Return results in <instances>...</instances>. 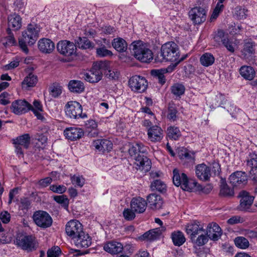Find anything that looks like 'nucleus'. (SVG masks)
Listing matches in <instances>:
<instances>
[{
  "mask_svg": "<svg viewBox=\"0 0 257 257\" xmlns=\"http://www.w3.org/2000/svg\"><path fill=\"white\" fill-rule=\"evenodd\" d=\"M128 85L132 90L142 93L147 89L148 82L144 77L135 75L130 79Z\"/></svg>",
  "mask_w": 257,
  "mask_h": 257,
  "instance_id": "obj_8",
  "label": "nucleus"
},
{
  "mask_svg": "<svg viewBox=\"0 0 257 257\" xmlns=\"http://www.w3.org/2000/svg\"><path fill=\"white\" fill-rule=\"evenodd\" d=\"M62 88V87L59 83H53L49 87V94L52 97L57 98L61 94Z\"/></svg>",
  "mask_w": 257,
  "mask_h": 257,
  "instance_id": "obj_42",
  "label": "nucleus"
},
{
  "mask_svg": "<svg viewBox=\"0 0 257 257\" xmlns=\"http://www.w3.org/2000/svg\"><path fill=\"white\" fill-rule=\"evenodd\" d=\"M186 231L188 234L190 235V239L193 237H196L197 235L204 232L205 233V230L203 227L199 224L197 221H194L193 222L188 224L186 228Z\"/></svg>",
  "mask_w": 257,
  "mask_h": 257,
  "instance_id": "obj_20",
  "label": "nucleus"
},
{
  "mask_svg": "<svg viewBox=\"0 0 257 257\" xmlns=\"http://www.w3.org/2000/svg\"><path fill=\"white\" fill-rule=\"evenodd\" d=\"M172 69L171 67H168L166 69L161 70H154L152 71V74L157 77L159 82L161 84H164L166 82V79L164 74L172 71Z\"/></svg>",
  "mask_w": 257,
  "mask_h": 257,
  "instance_id": "obj_39",
  "label": "nucleus"
},
{
  "mask_svg": "<svg viewBox=\"0 0 257 257\" xmlns=\"http://www.w3.org/2000/svg\"><path fill=\"white\" fill-rule=\"evenodd\" d=\"M239 72L242 77L249 80H252L255 75V71L251 66H243L240 68Z\"/></svg>",
  "mask_w": 257,
  "mask_h": 257,
  "instance_id": "obj_34",
  "label": "nucleus"
},
{
  "mask_svg": "<svg viewBox=\"0 0 257 257\" xmlns=\"http://www.w3.org/2000/svg\"><path fill=\"white\" fill-rule=\"evenodd\" d=\"M222 42L223 45L229 52L233 53L234 51V48L233 43L229 41L228 39H224L222 40Z\"/></svg>",
  "mask_w": 257,
  "mask_h": 257,
  "instance_id": "obj_62",
  "label": "nucleus"
},
{
  "mask_svg": "<svg viewBox=\"0 0 257 257\" xmlns=\"http://www.w3.org/2000/svg\"><path fill=\"white\" fill-rule=\"evenodd\" d=\"M235 245L241 249H245L249 246V243L248 240L244 237H237L234 239Z\"/></svg>",
  "mask_w": 257,
  "mask_h": 257,
  "instance_id": "obj_49",
  "label": "nucleus"
},
{
  "mask_svg": "<svg viewBox=\"0 0 257 257\" xmlns=\"http://www.w3.org/2000/svg\"><path fill=\"white\" fill-rule=\"evenodd\" d=\"M13 142L14 144L20 145L24 148L28 149L30 144V137L29 134H25L17 137Z\"/></svg>",
  "mask_w": 257,
  "mask_h": 257,
  "instance_id": "obj_38",
  "label": "nucleus"
},
{
  "mask_svg": "<svg viewBox=\"0 0 257 257\" xmlns=\"http://www.w3.org/2000/svg\"><path fill=\"white\" fill-rule=\"evenodd\" d=\"M7 32L8 34V36L7 37V43L11 45L15 44L16 43V41L15 39L13 34L11 32V30L9 29H8Z\"/></svg>",
  "mask_w": 257,
  "mask_h": 257,
  "instance_id": "obj_63",
  "label": "nucleus"
},
{
  "mask_svg": "<svg viewBox=\"0 0 257 257\" xmlns=\"http://www.w3.org/2000/svg\"><path fill=\"white\" fill-rule=\"evenodd\" d=\"M50 190L54 192L62 194L66 190V187L64 185H53L50 187Z\"/></svg>",
  "mask_w": 257,
  "mask_h": 257,
  "instance_id": "obj_57",
  "label": "nucleus"
},
{
  "mask_svg": "<svg viewBox=\"0 0 257 257\" xmlns=\"http://www.w3.org/2000/svg\"><path fill=\"white\" fill-rule=\"evenodd\" d=\"M108 78L111 79H116L118 78L119 72L116 69H110L106 73Z\"/></svg>",
  "mask_w": 257,
  "mask_h": 257,
  "instance_id": "obj_61",
  "label": "nucleus"
},
{
  "mask_svg": "<svg viewBox=\"0 0 257 257\" xmlns=\"http://www.w3.org/2000/svg\"><path fill=\"white\" fill-rule=\"evenodd\" d=\"M254 52V45L252 43L247 42L244 45V48L242 51V54L244 58H247L248 56L253 54Z\"/></svg>",
  "mask_w": 257,
  "mask_h": 257,
  "instance_id": "obj_50",
  "label": "nucleus"
},
{
  "mask_svg": "<svg viewBox=\"0 0 257 257\" xmlns=\"http://www.w3.org/2000/svg\"><path fill=\"white\" fill-rule=\"evenodd\" d=\"M244 221L243 217L238 215H235L232 216L227 220V223L230 225H233L239 223H242Z\"/></svg>",
  "mask_w": 257,
  "mask_h": 257,
  "instance_id": "obj_56",
  "label": "nucleus"
},
{
  "mask_svg": "<svg viewBox=\"0 0 257 257\" xmlns=\"http://www.w3.org/2000/svg\"><path fill=\"white\" fill-rule=\"evenodd\" d=\"M72 183L80 187H82L84 184V179L81 176L74 175L71 177Z\"/></svg>",
  "mask_w": 257,
  "mask_h": 257,
  "instance_id": "obj_52",
  "label": "nucleus"
},
{
  "mask_svg": "<svg viewBox=\"0 0 257 257\" xmlns=\"http://www.w3.org/2000/svg\"><path fill=\"white\" fill-rule=\"evenodd\" d=\"M65 111L67 116L71 118H84L87 116L85 113H82L81 105L75 101L68 102L65 105Z\"/></svg>",
  "mask_w": 257,
  "mask_h": 257,
  "instance_id": "obj_6",
  "label": "nucleus"
},
{
  "mask_svg": "<svg viewBox=\"0 0 257 257\" xmlns=\"http://www.w3.org/2000/svg\"><path fill=\"white\" fill-rule=\"evenodd\" d=\"M195 174L198 179L203 181H209L211 177L219 176L221 167L219 163L214 162L210 166L205 163L198 164L195 167Z\"/></svg>",
  "mask_w": 257,
  "mask_h": 257,
  "instance_id": "obj_2",
  "label": "nucleus"
},
{
  "mask_svg": "<svg viewBox=\"0 0 257 257\" xmlns=\"http://www.w3.org/2000/svg\"><path fill=\"white\" fill-rule=\"evenodd\" d=\"M56 47L60 54L66 57L72 56L76 53V45L69 41H60L57 43Z\"/></svg>",
  "mask_w": 257,
  "mask_h": 257,
  "instance_id": "obj_9",
  "label": "nucleus"
},
{
  "mask_svg": "<svg viewBox=\"0 0 257 257\" xmlns=\"http://www.w3.org/2000/svg\"><path fill=\"white\" fill-rule=\"evenodd\" d=\"M14 5L16 10L22 11L25 6L24 0H14Z\"/></svg>",
  "mask_w": 257,
  "mask_h": 257,
  "instance_id": "obj_64",
  "label": "nucleus"
},
{
  "mask_svg": "<svg viewBox=\"0 0 257 257\" xmlns=\"http://www.w3.org/2000/svg\"><path fill=\"white\" fill-rule=\"evenodd\" d=\"M151 188L153 191L157 190L163 192L166 190V185L161 180L157 179L154 181L151 184Z\"/></svg>",
  "mask_w": 257,
  "mask_h": 257,
  "instance_id": "obj_45",
  "label": "nucleus"
},
{
  "mask_svg": "<svg viewBox=\"0 0 257 257\" xmlns=\"http://www.w3.org/2000/svg\"><path fill=\"white\" fill-rule=\"evenodd\" d=\"M38 48L41 52L45 54H50L54 50L55 44L50 39L42 38L38 43Z\"/></svg>",
  "mask_w": 257,
  "mask_h": 257,
  "instance_id": "obj_24",
  "label": "nucleus"
},
{
  "mask_svg": "<svg viewBox=\"0 0 257 257\" xmlns=\"http://www.w3.org/2000/svg\"><path fill=\"white\" fill-rule=\"evenodd\" d=\"M173 173V182L175 186H180L184 191H189L191 190V187L188 184V177L185 173H180L177 169H174Z\"/></svg>",
  "mask_w": 257,
  "mask_h": 257,
  "instance_id": "obj_11",
  "label": "nucleus"
},
{
  "mask_svg": "<svg viewBox=\"0 0 257 257\" xmlns=\"http://www.w3.org/2000/svg\"><path fill=\"white\" fill-rule=\"evenodd\" d=\"M205 233L211 240H217L222 234L221 229L216 223H211L208 224Z\"/></svg>",
  "mask_w": 257,
  "mask_h": 257,
  "instance_id": "obj_19",
  "label": "nucleus"
},
{
  "mask_svg": "<svg viewBox=\"0 0 257 257\" xmlns=\"http://www.w3.org/2000/svg\"><path fill=\"white\" fill-rule=\"evenodd\" d=\"M147 202L150 208L153 210L161 208L163 204V200L161 196L155 193L149 195L147 196Z\"/></svg>",
  "mask_w": 257,
  "mask_h": 257,
  "instance_id": "obj_21",
  "label": "nucleus"
},
{
  "mask_svg": "<svg viewBox=\"0 0 257 257\" xmlns=\"http://www.w3.org/2000/svg\"><path fill=\"white\" fill-rule=\"evenodd\" d=\"M239 196L240 198L239 209L243 211H250L249 209L253 203L254 197L249 195L245 191H241Z\"/></svg>",
  "mask_w": 257,
  "mask_h": 257,
  "instance_id": "obj_16",
  "label": "nucleus"
},
{
  "mask_svg": "<svg viewBox=\"0 0 257 257\" xmlns=\"http://www.w3.org/2000/svg\"><path fill=\"white\" fill-rule=\"evenodd\" d=\"M147 203L146 200L141 198H133L131 202V208L134 212L141 213L146 209Z\"/></svg>",
  "mask_w": 257,
  "mask_h": 257,
  "instance_id": "obj_22",
  "label": "nucleus"
},
{
  "mask_svg": "<svg viewBox=\"0 0 257 257\" xmlns=\"http://www.w3.org/2000/svg\"><path fill=\"white\" fill-rule=\"evenodd\" d=\"M233 194V190L227 185L225 180L221 179L220 195L223 196H232Z\"/></svg>",
  "mask_w": 257,
  "mask_h": 257,
  "instance_id": "obj_44",
  "label": "nucleus"
},
{
  "mask_svg": "<svg viewBox=\"0 0 257 257\" xmlns=\"http://www.w3.org/2000/svg\"><path fill=\"white\" fill-rule=\"evenodd\" d=\"M149 140L152 142H160L164 137L163 130L157 125H153L148 129Z\"/></svg>",
  "mask_w": 257,
  "mask_h": 257,
  "instance_id": "obj_18",
  "label": "nucleus"
},
{
  "mask_svg": "<svg viewBox=\"0 0 257 257\" xmlns=\"http://www.w3.org/2000/svg\"><path fill=\"white\" fill-rule=\"evenodd\" d=\"M178 110L173 104H170L168 107L167 118L171 121H174L177 119Z\"/></svg>",
  "mask_w": 257,
  "mask_h": 257,
  "instance_id": "obj_46",
  "label": "nucleus"
},
{
  "mask_svg": "<svg viewBox=\"0 0 257 257\" xmlns=\"http://www.w3.org/2000/svg\"><path fill=\"white\" fill-rule=\"evenodd\" d=\"M52 181V179L51 178L46 177L45 178L40 180L38 182L37 185L40 188H44L50 184Z\"/></svg>",
  "mask_w": 257,
  "mask_h": 257,
  "instance_id": "obj_58",
  "label": "nucleus"
},
{
  "mask_svg": "<svg viewBox=\"0 0 257 257\" xmlns=\"http://www.w3.org/2000/svg\"><path fill=\"white\" fill-rule=\"evenodd\" d=\"M75 42L78 47L82 49H92L94 48V44L86 37H79Z\"/></svg>",
  "mask_w": 257,
  "mask_h": 257,
  "instance_id": "obj_32",
  "label": "nucleus"
},
{
  "mask_svg": "<svg viewBox=\"0 0 257 257\" xmlns=\"http://www.w3.org/2000/svg\"><path fill=\"white\" fill-rule=\"evenodd\" d=\"M96 53L97 56L100 57H104L112 55V52L107 49L104 46L102 47L97 48Z\"/></svg>",
  "mask_w": 257,
  "mask_h": 257,
  "instance_id": "obj_51",
  "label": "nucleus"
},
{
  "mask_svg": "<svg viewBox=\"0 0 257 257\" xmlns=\"http://www.w3.org/2000/svg\"><path fill=\"white\" fill-rule=\"evenodd\" d=\"M171 238L175 246H180L186 241L183 233L180 231H174L172 233Z\"/></svg>",
  "mask_w": 257,
  "mask_h": 257,
  "instance_id": "obj_35",
  "label": "nucleus"
},
{
  "mask_svg": "<svg viewBox=\"0 0 257 257\" xmlns=\"http://www.w3.org/2000/svg\"><path fill=\"white\" fill-rule=\"evenodd\" d=\"M248 11L247 9L241 7H236L234 11V15L238 20H244L247 16Z\"/></svg>",
  "mask_w": 257,
  "mask_h": 257,
  "instance_id": "obj_48",
  "label": "nucleus"
},
{
  "mask_svg": "<svg viewBox=\"0 0 257 257\" xmlns=\"http://www.w3.org/2000/svg\"><path fill=\"white\" fill-rule=\"evenodd\" d=\"M60 253V248L57 246H54L48 250L47 257H59Z\"/></svg>",
  "mask_w": 257,
  "mask_h": 257,
  "instance_id": "obj_54",
  "label": "nucleus"
},
{
  "mask_svg": "<svg viewBox=\"0 0 257 257\" xmlns=\"http://www.w3.org/2000/svg\"><path fill=\"white\" fill-rule=\"evenodd\" d=\"M214 57L210 53H205L200 58V62L204 67H209L212 65L214 63Z\"/></svg>",
  "mask_w": 257,
  "mask_h": 257,
  "instance_id": "obj_37",
  "label": "nucleus"
},
{
  "mask_svg": "<svg viewBox=\"0 0 257 257\" xmlns=\"http://www.w3.org/2000/svg\"><path fill=\"white\" fill-rule=\"evenodd\" d=\"M149 148L142 143L137 142L129 149L131 157L135 160V164L138 167V170L144 172H148L151 168V160L145 155L148 153Z\"/></svg>",
  "mask_w": 257,
  "mask_h": 257,
  "instance_id": "obj_1",
  "label": "nucleus"
},
{
  "mask_svg": "<svg viewBox=\"0 0 257 257\" xmlns=\"http://www.w3.org/2000/svg\"><path fill=\"white\" fill-rule=\"evenodd\" d=\"M83 226L82 224L77 220H71L68 221L65 226V232L66 234L72 239L82 233Z\"/></svg>",
  "mask_w": 257,
  "mask_h": 257,
  "instance_id": "obj_13",
  "label": "nucleus"
},
{
  "mask_svg": "<svg viewBox=\"0 0 257 257\" xmlns=\"http://www.w3.org/2000/svg\"><path fill=\"white\" fill-rule=\"evenodd\" d=\"M17 244L23 249L32 250L35 248V242L31 235H20L17 238Z\"/></svg>",
  "mask_w": 257,
  "mask_h": 257,
  "instance_id": "obj_17",
  "label": "nucleus"
},
{
  "mask_svg": "<svg viewBox=\"0 0 257 257\" xmlns=\"http://www.w3.org/2000/svg\"><path fill=\"white\" fill-rule=\"evenodd\" d=\"M134 57L142 62L149 63L153 59V54L147 44L142 41H135L130 46Z\"/></svg>",
  "mask_w": 257,
  "mask_h": 257,
  "instance_id": "obj_4",
  "label": "nucleus"
},
{
  "mask_svg": "<svg viewBox=\"0 0 257 257\" xmlns=\"http://www.w3.org/2000/svg\"><path fill=\"white\" fill-rule=\"evenodd\" d=\"M161 55L165 61H176L179 57L178 45L174 42H169L161 47Z\"/></svg>",
  "mask_w": 257,
  "mask_h": 257,
  "instance_id": "obj_5",
  "label": "nucleus"
},
{
  "mask_svg": "<svg viewBox=\"0 0 257 257\" xmlns=\"http://www.w3.org/2000/svg\"><path fill=\"white\" fill-rule=\"evenodd\" d=\"M223 8L224 6L223 3H220V2L218 1L215 9H214L211 17V19H216L218 16L219 13L222 11Z\"/></svg>",
  "mask_w": 257,
  "mask_h": 257,
  "instance_id": "obj_53",
  "label": "nucleus"
},
{
  "mask_svg": "<svg viewBox=\"0 0 257 257\" xmlns=\"http://www.w3.org/2000/svg\"><path fill=\"white\" fill-rule=\"evenodd\" d=\"M92 146L99 151H110L112 148L111 141L106 139L97 140L93 141Z\"/></svg>",
  "mask_w": 257,
  "mask_h": 257,
  "instance_id": "obj_26",
  "label": "nucleus"
},
{
  "mask_svg": "<svg viewBox=\"0 0 257 257\" xmlns=\"http://www.w3.org/2000/svg\"><path fill=\"white\" fill-rule=\"evenodd\" d=\"M229 180L233 187L241 188L247 183V177L244 172L236 171L230 175Z\"/></svg>",
  "mask_w": 257,
  "mask_h": 257,
  "instance_id": "obj_15",
  "label": "nucleus"
},
{
  "mask_svg": "<svg viewBox=\"0 0 257 257\" xmlns=\"http://www.w3.org/2000/svg\"><path fill=\"white\" fill-rule=\"evenodd\" d=\"M123 245L119 242L109 241L104 244L103 249L111 254H117L121 252L123 249Z\"/></svg>",
  "mask_w": 257,
  "mask_h": 257,
  "instance_id": "obj_27",
  "label": "nucleus"
},
{
  "mask_svg": "<svg viewBox=\"0 0 257 257\" xmlns=\"http://www.w3.org/2000/svg\"><path fill=\"white\" fill-rule=\"evenodd\" d=\"M167 136L172 140H178L181 136L179 128L175 126H170L167 128Z\"/></svg>",
  "mask_w": 257,
  "mask_h": 257,
  "instance_id": "obj_36",
  "label": "nucleus"
},
{
  "mask_svg": "<svg viewBox=\"0 0 257 257\" xmlns=\"http://www.w3.org/2000/svg\"><path fill=\"white\" fill-rule=\"evenodd\" d=\"M64 135L68 140L74 141L80 139L83 136L84 133L80 128L70 127L65 128Z\"/></svg>",
  "mask_w": 257,
  "mask_h": 257,
  "instance_id": "obj_23",
  "label": "nucleus"
},
{
  "mask_svg": "<svg viewBox=\"0 0 257 257\" xmlns=\"http://www.w3.org/2000/svg\"><path fill=\"white\" fill-rule=\"evenodd\" d=\"M246 166L250 168L249 173H253L257 170V153L249 152L246 159Z\"/></svg>",
  "mask_w": 257,
  "mask_h": 257,
  "instance_id": "obj_29",
  "label": "nucleus"
},
{
  "mask_svg": "<svg viewBox=\"0 0 257 257\" xmlns=\"http://www.w3.org/2000/svg\"><path fill=\"white\" fill-rule=\"evenodd\" d=\"M166 230L165 227L156 228L152 230H149L143 235L145 238H147L150 240H154L158 238L163 232Z\"/></svg>",
  "mask_w": 257,
  "mask_h": 257,
  "instance_id": "obj_31",
  "label": "nucleus"
},
{
  "mask_svg": "<svg viewBox=\"0 0 257 257\" xmlns=\"http://www.w3.org/2000/svg\"><path fill=\"white\" fill-rule=\"evenodd\" d=\"M133 210L130 209H125L123 212L124 218L127 220H132L135 218L136 215Z\"/></svg>",
  "mask_w": 257,
  "mask_h": 257,
  "instance_id": "obj_55",
  "label": "nucleus"
},
{
  "mask_svg": "<svg viewBox=\"0 0 257 257\" xmlns=\"http://www.w3.org/2000/svg\"><path fill=\"white\" fill-rule=\"evenodd\" d=\"M31 104L25 99L14 100L10 106L11 111L16 115H22L30 110Z\"/></svg>",
  "mask_w": 257,
  "mask_h": 257,
  "instance_id": "obj_10",
  "label": "nucleus"
},
{
  "mask_svg": "<svg viewBox=\"0 0 257 257\" xmlns=\"http://www.w3.org/2000/svg\"><path fill=\"white\" fill-rule=\"evenodd\" d=\"M40 31V28L38 25L30 24L28 25L27 30L23 32L22 37L19 39V43L25 53H28L29 51L27 44L33 45L36 42Z\"/></svg>",
  "mask_w": 257,
  "mask_h": 257,
  "instance_id": "obj_3",
  "label": "nucleus"
},
{
  "mask_svg": "<svg viewBox=\"0 0 257 257\" xmlns=\"http://www.w3.org/2000/svg\"><path fill=\"white\" fill-rule=\"evenodd\" d=\"M54 200L57 203L67 206L68 204V199L66 196H54Z\"/></svg>",
  "mask_w": 257,
  "mask_h": 257,
  "instance_id": "obj_59",
  "label": "nucleus"
},
{
  "mask_svg": "<svg viewBox=\"0 0 257 257\" xmlns=\"http://www.w3.org/2000/svg\"><path fill=\"white\" fill-rule=\"evenodd\" d=\"M208 237L204 232L197 235L196 237H192L191 239L192 242L195 245L201 246L204 245L208 241Z\"/></svg>",
  "mask_w": 257,
  "mask_h": 257,
  "instance_id": "obj_41",
  "label": "nucleus"
},
{
  "mask_svg": "<svg viewBox=\"0 0 257 257\" xmlns=\"http://www.w3.org/2000/svg\"><path fill=\"white\" fill-rule=\"evenodd\" d=\"M75 245L78 247L87 248L91 244V239L88 234L85 233L83 230L74 239Z\"/></svg>",
  "mask_w": 257,
  "mask_h": 257,
  "instance_id": "obj_25",
  "label": "nucleus"
},
{
  "mask_svg": "<svg viewBox=\"0 0 257 257\" xmlns=\"http://www.w3.org/2000/svg\"><path fill=\"white\" fill-rule=\"evenodd\" d=\"M30 110L33 112L38 119H42L43 118L41 114V112L43 111L42 105L39 101L35 100L33 102V106L31 105Z\"/></svg>",
  "mask_w": 257,
  "mask_h": 257,
  "instance_id": "obj_43",
  "label": "nucleus"
},
{
  "mask_svg": "<svg viewBox=\"0 0 257 257\" xmlns=\"http://www.w3.org/2000/svg\"><path fill=\"white\" fill-rule=\"evenodd\" d=\"M189 16L194 24L200 25L206 19V10L201 7H195L189 12Z\"/></svg>",
  "mask_w": 257,
  "mask_h": 257,
  "instance_id": "obj_14",
  "label": "nucleus"
},
{
  "mask_svg": "<svg viewBox=\"0 0 257 257\" xmlns=\"http://www.w3.org/2000/svg\"><path fill=\"white\" fill-rule=\"evenodd\" d=\"M37 80V77L36 75L30 73L22 82V87L27 88V87H33L36 84Z\"/></svg>",
  "mask_w": 257,
  "mask_h": 257,
  "instance_id": "obj_40",
  "label": "nucleus"
},
{
  "mask_svg": "<svg viewBox=\"0 0 257 257\" xmlns=\"http://www.w3.org/2000/svg\"><path fill=\"white\" fill-rule=\"evenodd\" d=\"M112 46L119 52H125L127 48L126 41L121 38L114 39L112 42Z\"/></svg>",
  "mask_w": 257,
  "mask_h": 257,
  "instance_id": "obj_33",
  "label": "nucleus"
},
{
  "mask_svg": "<svg viewBox=\"0 0 257 257\" xmlns=\"http://www.w3.org/2000/svg\"><path fill=\"white\" fill-rule=\"evenodd\" d=\"M69 90L72 92L80 93L84 90V85L80 80H71L68 84Z\"/></svg>",
  "mask_w": 257,
  "mask_h": 257,
  "instance_id": "obj_30",
  "label": "nucleus"
},
{
  "mask_svg": "<svg viewBox=\"0 0 257 257\" xmlns=\"http://www.w3.org/2000/svg\"><path fill=\"white\" fill-rule=\"evenodd\" d=\"M8 29L13 30H18L22 26V19L20 16L16 13L10 15L8 17Z\"/></svg>",
  "mask_w": 257,
  "mask_h": 257,
  "instance_id": "obj_28",
  "label": "nucleus"
},
{
  "mask_svg": "<svg viewBox=\"0 0 257 257\" xmlns=\"http://www.w3.org/2000/svg\"><path fill=\"white\" fill-rule=\"evenodd\" d=\"M171 92L177 96H179L184 94L185 87L182 84L175 83L171 86Z\"/></svg>",
  "mask_w": 257,
  "mask_h": 257,
  "instance_id": "obj_47",
  "label": "nucleus"
},
{
  "mask_svg": "<svg viewBox=\"0 0 257 257\" xmlns=\"http://www.w3.org/2000/svg\"><path fill=\"white\" fill-rule=\"evenodd\" d=\"M33 218L35 224L42 228L50 227L53 220L48 213L42 210L35 211L33 215Z\"/></svg>",
  "mask_w": 257,
  "mask_h": 257,
  "instance_id": "obj_7",
  "label": "nucleus"
},
{
  "mask_svg": "<svg viewBox=\"0 0 257 257\" xmlns=\"http://www.w3.org/2000/svg\"><path fill=\"white\" fill-rule=\"evenodd\" d=\"M11 214L7 211H2L0 213V219L3 223H8L11 219Z\"/></svg>",
  "mask_w": 257,
  "mask_h": 257,
  "instance_id": "obj_60",
  "label": "nucleus"
},
{
  "mask_svg": "<svg viewBox=\"0 0 257 257\" xmlns=\"http://www.w3.org/2000/svg\"><path fill=\"white\" fill-rule=\"evenodd\" d=\"M104 65V63L100 62L95 64L92 70L84 75V79L90 83H96L100 81L102 77V72L100 69Z\"/></svg>",
  "mask_w": 257,
  "mask_h": 257,
  "instance_id": "obj_12",
  "label": "nucleus"
}]
</instances>
